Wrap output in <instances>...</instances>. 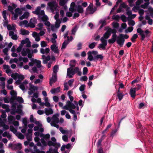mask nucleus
Wrapping results in <instances>:
<instances>
[{"label": "nucleus", "instance_id": "obj_4", "mask_svg": "<svg viewBox=\"0 0 153 153\" xmlns=\"http://www.w3.org/2000/svg\"><path fill=\"white\" fill-rule=\"evenodd\" d=\"M51 49L55 53H59V50L57 47L54 44H53L51 46Z\"/></svg>", "mask_w": 153, "mask_h": 153}, {"label": "nucleus", "instance_id": "obj_33", "mask_svg": "<svg viewBox=\"0 0 153 153\" xmlns=\"http://www.w3.org/2000/svg\"><path fill=\"white\" fill-rule=\"evenodd\" d=\"M97 43L95 42H93L89 45L88 47L90 49L94 48L97 45Z\"/></svg>", "mask_w": 153, "mask_h": 153}, {"label": "nucleus", "instance_id": "obj_6", "mask_svg": "<svg viewBox=\"0 0 153 153\" xmlns=\"http://www.w3.org/2000/svg\"><path fill=\"white\" fill-rule=\"evenodd\" d=\"M117 37V35H112L111 38L108 40V42L110 44L114 43L116 41Z\"/></svg>", "mask_w": 153, "mask_h": 153}, {"label": "nucleus", "instance_id": "obj_29", "mask_svg": "<svg viewBox=\"0 0 153 153\" xmlns=\"http://www.w3.org/2000/svg\"><path fill=\"white\" fill-rule=\"evenodd\" d=\"M128 24L129 25L133 26L135 25V22L134 20H131V19H130L128 18Z\"/></svg>", "mask_w": 153, "mask_h": 153}, {"label": "nucleus", "instance_id": "obj_50", "mask_svg": "<svg viewBox=\"0 0 153 153\" xmlns=\"http://www.w3.org/2000/svg\"><path fill=\"white\" fill-rule=\"evenodd\" d=\"M48 145L49 146H55L56 145V144L52 141L49 140L48 143Z\"/></svg>", "mask_w": 153, "mask_h": 153}, {"label": "nucleus", "instance_id": "obj_61", "mask_svg": "<svg viewBox=\"0 0 153 153\" xmlns=\"http://www.w3.org/2000/svg\"><path fill=\"white\" fill-rule=\"evenodd\" d=\"M10 94L12 96H17V93L14 90H11L10 92Z\"/></svg>", "mask_w": 153, "mask_h": 153}, {"label": "nucleus", "instance_id": "obj_35", "mask_svg": "<svg viewBox=\"0 0 153 153\" xmlns=\"http://www.w3.org/2000/svg\"><path fill=\"white\" fill-rule=\"evenodd\" d=\"M19 74L16 73H13L11 75V77H12L14 79L16 80L18 78Z\"/></svg>", "mask_w": 153, "mask_h": 153}, {"label": "nucleus", "instance_id": "obj_51", "mask_svg": "<svg viewBox=\"0 0 153 153\" xmlns=\"http://www.w3.org/2000/svg\"><path fill=\"white\" fill-rule=\"evenodd\" d=\"M56 123H54L53 122H51V125L52 126H53L58 128L59 126L58 125L56 124Z\"/></svg>", "mask_w": 153, "mask_h": 153}, {"label": "nucleus", "instance_id": "obj_26", "mask_svg": "<svg viewBox=\"0 0 153 153\" xmlns=\"http://www.w3.org/2000/svg\"><path fill=\"white\" fill-rule=\"evenodd\" d=\"M77 11L79 13H82L83 12V8L80 5L77 6Z\"/></svg>", "mask_w": 153, "mask_h": 153}, {"label": "nucleus", "instance_id": "obj_47", "mask_svg": "<svg viewBox=\"0 0 153 153\" xmlns=\"http://www.w3.org/2000/svg\"><path fill=\"white\" fill-rule=\"evenodd\" d=\"M77 29V26L76 25H75L74 27L72 29L71 32L72 34H73L75 35Z\"/></svg>", "mask_w": 153, "mask_h": 153}, {"label": "nucleus", "instance_id": "obj_58", "mask_svg": "<svg viewBox=\"0 0 153 153\" xmlns=\"http://www.w3.org/2000/svg\"><path fill=\"white\" fill-rule=\"evenodd\" d=\"M88 71V68L86 67H84L83 68V75H85L86 74Z\"/></svg>", "mask_w": 153, "mask_h": 153}, {"label": "nucleus", "instance_id": "obj_25", "mask_svg": "<svg viewBox=\"0 0 153 153\" xmlns=\"http://www.w3.org/2000/svg\"><path fill=\"white\" fill-rule=\"evenodd\" d=\"M39 19L40 20V21L41 22V20L42 21L44 22H45L46 21H47L48 20V16L46 15H44L42 17H41L40 19Z\"/></svg>", "mask_w": 153, "mask_h": 153}, {"label": "nucleus", "instance_id": "obj_32", "mask_svg": "<svg viewBox=\"0 0 153 153\" xmlns=\"http://www.w3.org/2000/svg\"><path fill=\"white\" fill-rule=\"evenodd\" d=\"M108 30H109V32L110 33V35H111V33H112L113 34V35H116V33L117 32L116 30L115 29H111V28H110Z\"/></svg>", "mask_w": 153, "mask_h": 153}, {"label": "nucleus", "instance_id": "obj_7", "mask_svg": "<svg viewBox=\"0 0 153 153\" xmlns=\"http://www.w3.org/2000/svg\"><path fill=\"white\" fill-rule=\"evenodd\" d=\"M59 116L58 114H56L53 115L52 117L53 121L54 123H57L59 122V120L58 117Z\"/></svg>", "mask_w": 153, "mask_h": 153}, {"label": "nucleus", "instance_id": "obj_54", "mask_svg": "<svg viewBox=\"0 0 153 153\" xmlns=\"http://www.w3.org/2000/svg\"><path fill=\"white\" fill-rule=\"evenodd\" d=\"M85 87V85H82L79 88V90L81 91H82L84 90Z\"/></svg>", "mask_w": 153, "mask_h": 153}, {"label": "nucleus", "instance_id": "obj_30", "mask_svg": "<svg viewBox=\"0 0 153 153\" xmlns=\"http://www.w3.org/2000/svg\"><path fill=\"white\" fill-rule=\"evenodd\" d=\"M61 22L60 19L57 20L56 21L55 24V27L56 28H58L60 27V25Z\"/></svg>", "mask_w": 153, "mask_h": 153}, {"label": "nucleus", "instance_id": "obj_52", "mask_svg": "<svg viewBox=\"0 0 153 153\" xmlns=\"http://www.w3.org/2000/svg\"><path fill=\"white\" fill-rule=\"evenodd\" d=\"M2 16L4 20H6L7 19L6 10H4L3 11Z\"/></svg>", "mask_w": 153, "mask_h": 153}, {"label": "nucleus", "instance_id": "obj_20", "mask_svg": "<svg viewBox=\"0 0 153 153\" xmlns=\"http://www.w3.org/2000/svg\"><path fill=\"white\" fill-rule=\"evenodd\" d=\"M103 56L102 54H98L94 57V59H97L98 60L100 59V61H102L103 59Z\"/></svg>", "mask_w": 153, "mask_h": 153}, {"label": "nucleus", "instance_id": "obj_23", "mask_svg": "<svg viewBox=\"0 0 153 153\" xmlns=\"http://www.w3.org/2000/svg\"><path fill=\"white\" fill-rule=\"evenodd\" d=\"M138 37V35L136 34H134L131 38V41L133 42H135L136 41V39Z\"/></svg>", "mask_w": 153, "mask_h": 153}, {"label": "nucleus", "instance_id": "obj_49", "mask_svg": "<svg viewBox=\"0 0 153 153\" xmlns=\"http://www.w3.org/2000/svg\"><path fill=\"white\" fill-rule=\"evenodd\" d=\"M21 53L23 56H26L27 55V48L26 49V51H25L24 49L23 48L21 52Z\"/></svg>", "mask_w": 153, "mask_h": 153}, {"label": "nucleus", "instance_id": "obj_12", "mask_svg": "<svg viewBox=\"0 0 153 153\" xmlns=\"http://www.w3.org/2000/svg\"><path fill=\"white\" fill-rule=\"evenodd\" d=\"M29 85L30 88L29 90L31 91L34 92L35 91L37 90L38 89V88L37 86H34L31 83Z\"/></svg>", "mask_w": 153, "mask_h": 153}, {"label": "nucleus", "instance_id": "obj_16", "mask_svg": "<svg viewBox=\"0 0 153 153\" xmlns=\"http://www.w3.org/2000/svg\"><path fill=\"white\" fill-rule=\"evenodd\" d=\"M67 103H68V105L69 108H71V109H75L76 108V107L75 105L70 101H68Z\"/></svg>", "mask_w": 153, "mask_h": 153}, {"label": "nucleus", "instance_id": "obj_34", "mask_svg": "<svg viewBox=\"0 0 153 153\" xmlns=\"http://www.w3.org/2000/svg\"><path fill=\"white\" fill-rule=\"evenodd\" d=\"M149 4V2H146L144 4H141L140 6V7L142 8L146 9L147 8Z\"/></svg>", "mask_w": 153, "mask_h": 153}, {"label": "nucleus", "instance_id": "obj_53", "mask_svg": "<svg viewBox=\"0 0 153 153\" xmlns=\"http://www.w3.org/2000/svg\"><path fill=\"white\" fill-rule=\"evenodd\" d=\"M33 123L35 124L38 125L39 127H42V124L40 123L39 121H37L36 118H35V121Z\"/></svg>", "mask_w": 153, "mask_h": 153}, {"label": "nucleus", "instance_id": "obj_18", "mask_svg": "<svg viewBox=\"0 0 153 153\" xmlns=\"http://www.w3.org/2000/svg\"><path fill=\"white\" fill-rule=\"evenodd\" d=\"M21 34L23 35H28L30 33L29 32L24 29H21Z\"/></svg>", "mask_w": 153, "mask_h": 153}, {"label": "nucleus", "instance_id": "obj_64", "mask_svg": "<svg viewBox=\"0 0 153 153\" xmlns=\"http://www.w3.org/2000/svg\"><path fill=\"white\" fill-rule=\"evenodd\" d=\"M74 81V79H72L69 80L68 82V83L69 85L71 87Z\"/></svg>", "mask_w": 153, "mask_h": 153}, {"label": "nucleus", "instance_id": "obj_2", "mask_svg": "<svg viewBox=\"0 0 153 153\" xmlns=\"http://www.w3.org/2000/svg\"><path fill=\"white\" fill-rule=\"evenodd\" d=\"M48 4L51 10H53V9H56L58 6V5L55 1L49 2L48 3Z\"/></svg>", "mask_w": 153, "mask_h": 153}, {"label": "nucleus", "instance_id": "obj_48", "mask_svg": "<svg viewBox=\"0 0 153 153\" xmlns=\"http://www.w3.org/2000/svg\"><path fill=\"white\" fill-rule=\"evenodd\" d=\"M28 22L27 20H25L24 21H21L20 23V25H25V26L26 25L27 26L28 25Z\"/></svg>", "mask_w": 153, "mask_h": 153}, {"label": "nucleus", "instance_id": "obj_1", "mask_svg": "<svg viewBox=\"0 0 153 153\" xmlns=\"http://www.w3.org/2000/svg\"><path fill=\"white\" fill-rule=\"evenodd\" d=\"M129 36L127 34H120L119 36L117 37L118 39L116 40L117 43L120 47H122L124 43L125 39H127L129 38Z\"/></svg>", "mask_w": 153, "mask_h": 153}, {"label": "nucleus", "instance_id": "obj_59", "mask_svg": "<svg viewBox=\"0 0 153 153\" xmlns=\"http://www.w3.org/2000/svg\"><path fill=\"white\" fill-rule=\"evenodd\" d=\"M138 13L140 16H143L144 13V10L141 9H139Z\"/></svg>", "mask_w": 153, "mask_h": 153}, {"label": "nucleus", "instance_id": "obj_3", "mask_svg": "<svg viewBox=\"0 0 153 153\" xmlns=\"http://www.w3.org/2000/svg\"><path fill=\"white\" fill-rule=\"evenodd\" d=\"M137 31L138 33H139L140 35L141 36V40H143L145 38V35L143 33L144 31L141 28H139L137 29Z\"/></svg>", "mask_w": 153, "mask_h": 153}, {"label": "nucleus", "instance_id": "obj_38", "mask_svg": "<svg viewBox=\"0 0 153 153\" xmlns=\"http://www.w3.org/2000/svg\"><path fill=\"white\" fill-rule=\"evenodd\" d=\"M100 40L102 42L101 44L104 45H107V40L105 39H103V37H101Z\"/></svg>", "mask_w": 153, "mask_h": 153}, {"label": "nucleus", "instance_id": "obj_19", "mask_svg": "<svg viewBox=\"0 0 153 153\" xmlns=\"http://www.w3.org/2000/svg\"><path fill=\"white\" fill-rule=\"evenodd\" d=\"M52 35L53 38H51V42L55 44L56 42L55 39L57 38V36L55 33H53Z\"/></svg>", "mask_w": 153, "mask_h": 153}, {"label": "nucleus", "instance_id": "obj_44", "mask_svg": "<svg viewBox=\"0 0 153 153\" xmlns=\"http://www.w3.org/2000/svg\"><path fill=\"white\" fill-rule=\"evenodd\" d=\"M106 45H103L101 44H100L98 46V48L100 49V48H102L103 50H105V49L106 46Z\"/></svg>", "mask_w": 153, "mask_h": 153}, {"label": "nucleus", "instance_id": "obj_60", "mask_svg": "<svg viewBox=\"0 0 153 153\" xmlns=\"http://www.w3.org/2000/svg\"><path fill=\"white\" fill-rule=\"evenodd\" d=\"M127 7V6L124 3L120 4V7L122 9L123 8H126Z\"/></svg>", "mask_w": 153, "mask_h": 153}, {"label": "nucleus", "instance_id": "obj_14", "mask_svg": "<svg viewBox=\"0 0 153 153\" xmlns=\"http://www.w3.org/2000/svg\"><path fill=\"white\" fill-rule=\"evenodd\" d=\"M22 144L20 143H18L17 144H14V149L16 150L18 149H20L22 148Z\"/></svg>", "mask_w": 153, "mask_h": 153}, {"label": "nucleus", "instance_id": "obj_11", "mask_svg": "<svg viewBox=\"0 0 153 153\" xmlns=\"http://www.w3.org/2000/svg\"><path fill=\"white\" fill-rule=\"evenodd\" d=\"M29 15V13L28 12H25L23 14L19 17L20 20H22L24 19H27Z\"/></svg>", "mask_w": 153, "mask_h": 153}, {"label": "nucleus", "instance_id": "obj_63", "mask_svg": "<svg viewBox=\"0 0 153 153\" xmlns=\"http://www.w3.org/2000/svg\"><path fill=\"white\" fill-rule=\"evenodd\" d=\"M62 140L65 142H67L68 141V138L67 136L64 135L62 136Z\"/></svg>", "mask_w": 153, "mask_h": 153}, {"label": "nucleus", "instance_id": "obj_15", "mask_svg": "<svg viewBox=\"0 0 153 153\" xmlns=\"http://www.w3.org/2000/svg\"><path fill=\"white\" fill-rule=\"evenodd\" d=\"M60 87H59L56 88L52 89L51 91V92L52 94H54L55 93L59 92L60 91Z\"/></svg>", "mask_w": 153, "mask_h": 153}, {"label": "nucleus", "instance_id": "obj_9", "mask_svg": "<svg viewBox=\"0 0 153 153\" xmlns=\"http://www.w3.org/2000/svg\"><path fill=\"white\" fill-rule=\"evenodd\" d=\"M45 112L47 115H49L50 114H51L53 113V111L51 108H45Z\"/></svg>", "mask_w": 153, "mask_h": 153}, {"label": "nucleus", "instance_id": "obj_27", "mask_svg": "<svg viewBox=\"0 0 153 153\" xmlns=\"http://www.w3.org/2000/svg\"><path fill=\"white\" fill-rule=\"evenodd\" d=\"M68 43V41H66V40H65L62 44L61 49L65 48Z\"/></svg>", "mask_w": 153, "mask_h": 153}, {"label": "nucleus", "instance_id": "obj_13", "mask_svg": "<svg viewBox=\"0 0 153 153\" xmlns=\"http://www.w3.org/2000/svg\"><path fill=\"white\" fill-rule=\"evenodd\" d=\"M145 19L148 20V22L150 25H152L153 24V20L151 19L148 15H146L145 16Z\"/></svg>", "mask_w": 153, "mask_h": 153}, {"label": "nucleus", "instance_id": "obj_21", "mask_svg": "<svg viewBox=\"0 0 153 153\" xmlns=\"http://www.w3.org/2000/svg\"><path fill=\"white\" fill-rule=\"evenodd\" d=\"M72 70V69H71V68H68L67 69V75L70 78H72L73 77V76L71 75V74Z\"/></svg>", "mask_w": 153, "mask_h": 153}, {"label": "nucleus", "instance_id": "obj_55", "mask_svg": "<svg viewBox=\"0 0 153 153\" xmlns=\"http://www.w3.org/2000/svg\"><path fill=\"white\" fill-rule=\"evenodd\" d=\"M16 96H12L11 97L10 99V102H13L15 100H16Z\"/></svg>", "mask_w": 153, "mask_h": 153}, {"label": "nucleus", "instance_id": "obj_22", "mask_svg": "<svg viewBox=\"0 0 153 153\" xmlns=\"http://www.w3.org/2000/svg\"><path fill=\"white\" fill-rule=\"evenodd\" d=\"M41 10V7L39 6L36 7L35 10L33 11L32 13L34 14L37 15H39V13Z\"/></svg>", "mask_w": 153, "mask_h": 153}, {"label": "nucleus", "instance_id": "obj_62", "mask_svg": "<svg viewBox=\"0 0 153 153\" xmlns=\"http://www.w3.org/2000/svg\"><path fill=\"white\" fill-rule=\"evenodd\" d=\"M41 142L42 143V145L44 146H46L47 144L46 141L43 138H41L40 140Z\"/></svg>", "mask_w": 153, "mask_h": 153}, {"label": "nucleus", "instance_id": "obj_57", "mask_svg": "<svg viewBox=\"0 0 153 153\" xmlns=\"http://www.w3.org/2000/svg\"><path fill=\"white\" fill-rule=\"evenodd\" d=\"M130 9L129 7H127V8L126 10L127 11L126 13L128 16H130L132 15V12L131 11L129 10V9Z\"/></svg>", "mask_w": 153, "mask_h": 153}, {"label": "nucleus", "instance_id": "obj_31", "mask_svg": "<svg viewBox=\"0 0 153 153\" xmlns=\"http://www.w3.org/2000/svg\"><path fill=\"white\" fill-rule=\"evenodd\" d=\"M16 100L19 102V103H22L24 102L23 99L20 97H16Z\"/></svg>", "mask_w": 153, "mask_h": 153}, {"label": "nucleus", "instance_id": "obj_8", "mask_svg": "<svg viewBox=\"0 0 153 153\" xmlns=\"http://www.w3.org/2000/svg\"><path fill=\"white\" fill-rule=\"evenodd\" d=\"M122 93V91H120L119 88L118 91L117 92V94L119 101H120L123 98V95Z\"/></svg>", "mask_w": 153, "mask_h": 153}, {"label": "nucleus", "instance_id": "obj_46", "mask_svg": "<svg viewBox=\"0 0 153 153\" xmlns=\"http://www.w3.org/2000/svg\"><path fill=\"white\" fill-rule=\"evenodd\" d=\"M26 138L27 140L29 141H30L32 140V136L31 135H30L28 134H26Z\"/></svg>", "mask_w": 153, "mask_h": 153}, {"label": "nucleus", "instance_id": "obj_5", "mask_svg": "<svg viewBox=\"0 0 153 153\" xmlns=\"http://www.w3.org/2000/svg\"><path fill=\"white\" fill-rule=\"evenodd\" d=\"M31 61L35 64H36L37 67L38 68H40L42 67L41 65V61L40 60H38L36 59H34L32 58L31 59Z\"/></svg>", "mask_w": 153, "mask_h": 153}, {"label": "nucleus", "instance_id": "obj_56", "mask_svg": "<svg viewBox=\"0 0 153 153\" xmlns=\"http://www.w3.org/2000/svg\"><path fill=\"white\" fill-rule=\"evenodd\" d=\"M45 15V12L43 10H42L41 11H40L39 15H38L39 19H40L41 17L40 16H43Z\"/></svg>", "mask_w": 153, "mask_h": 153}, {"label": "nucleus", "instance_id": "obj_17", "mask_svg": "<svg viewBox=\"0 0 153 153\" xmlns=\"http://www.w3.org/2000/svg\"><path fill=\"white\" fill-rule=\"evenodd\" d=\"M109 30H107L106 32L104 34L103 36L102 37L104 39H108L111 36L110 33L109 32Z\"/></svg>", "mask_w": 153, "mask_h": 153}, {"label": "nucleus", "instance_id": "obj_40", "mask_svg": "<svg viewBox=\"0 0 153 153\" xmlns=\"http://www.w3.org/2000/svg\"><path fill=\"white\" fill-rule=\"evenodd\" d=\"M122 21L123 22H126L127 21V17L124 15L123 14L121 15L120 17Z\"/></svg>", "mask_w": 153, "mask_h": 153}, {"label": "nucleus", "instance_id": "obj_42", "mask_svg": "<svg viewBox=\"0 0 153 153\" xmlns=\"http://www.w3.org/2000/svg\"><path fill=\"white\" fill-rule=\"evenodd\" d=\"M75 5V3L74 2H72L71 4V9H72L73 10H71V8L69 9V10L70 11H71L72 12H73L74 11V8Z\"/></svg>", "mask_w": 153, "mask_h": 153}, {"label": "nucleus", "instance_id": "obj_24", "mask_svg": "<svg viewBox=\"0 0 153 153\" xmlns=\"http://www.w3.org/2000/svg\"><path fill=\"white\" fill-rule=\"evenodd\" d=\"M112 18L114 20L116 21L117 22H119L120 19V17L118 15H113L112 17Z\"/></svg>", "mask_w": 153, "mask_h": 153}, {"label": "nucleus", "instance_id": "obj_10", "mask_svg": "<svg viewBox=\"0 0 153 153\" xmlns=\"http://www.w3.org/2000/svg\"><path fill=\"white\" fill-rule=\"evenodd\" d=\"M136 90L135 88H131L130 90V94L131 97L134 98L136 96Z\"/></svg>", "mask_w": 153, "mask_h": 153}, {"label": "nucleus", "instance_id": "obj_41", "mask_svg": "<svg viewBox=\"0 0 153 153\" xmlns=\"http://www.w3.org/2000/svg\"><path fill=\"white\" fill-rule=\"evenodd\" d=\"M10 130L13 133L15 134L17 132V130L15 129L13 126H10Z\"/></svg>", "mask_w": 153, "mask_h": 153}, {"label": "nucleus", "instance_id": "obj_39", "mask_svg": "<svg viewBox=\"0 0 153 153\" xmlns=\"http://www.w3.org/2000/svg\"><path fill=\"white\" fill-rule=\"evenodd\" d=\"M26 27H30L31 28H34L35 27V25L34 23L32 22L31 21H30L29 23L27 26L25 25Z\"/></svg>", "mask_w": 153, "mask_h": 153}, {"label": "nucleus", "instance_id": "obj_36", "mask_svg": "<svg viewBox=\"0 0 153 153\" xmlns=\"http://www.w3.org/2000/svg\"><path fill=\"white\" fill-rule=\"evenodd\" d=\"M58 68V65H55L54 66L53 69V73L56 74L57 71V70Z\"/></svg>", "mask_w": 153, "mask_h": 153}, {"label": "nucleus", "instance_id": "obj_45", "mask_svg": "<svg viewBox=\"0 0 153 153\" xmlns=\"http://www.w3.org/2000/svg\"><path fill=\"white\" fill-rule=\"evenodd\" d=\"M15 120L14 117L12 115L8 117V120L9 123H10L13 120Z\"/></svg>", "mask_w": 153, "mask_h": 153}, {"label": "nucleus", "instance_id": "obj_28", "mask_svg": "<svg viewBox=\"0 0 153 153\" xmlns=\"http://www.w3.org/2000/svg\"><path fill=\"white\" fill-rule=\"evenodd\" d=\"M88 59L90 61H92L93 60H94L93 56L91 55V51H89L88 52Z\"/></svg>", "mask_w": 153, "mask_h": 153}, {"label": "nucleus", "instance_id": "obj_43", "mask_svg": "<svg viewBox=\"0 0 153 153\" xmlns=\"http://www.w3.org/2000/svg\"><path fill=\"white\" fill-rule=\"evenodd\" d=\"M37 26L39 27V28H36V29H38L39 30H41L44 25L42 23H40L37 25Z\"/></svg>", "mask_w": 153, "mask_h": 153}, {"label": "nucleus", "instance_id": "obj_37", "mask_svg": "<svg viewBox=\"0 0 153 153\" xmlns=\"http://www.w3.org/2000/svg\"><path fill=\"white\" fill-rule=\"evenodd\" d=\"M27 53H28L27 55V57L29 58H31L32 57V53H31V51L30 49L29 48H27Z\"/></svg>", "mask_w": 153, "mask_h": 153}]
</instances>
